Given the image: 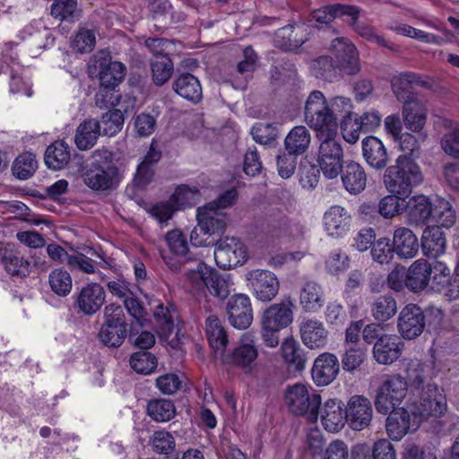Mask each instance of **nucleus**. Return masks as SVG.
Listing matches in <instances>:
<instances>
[{
  "label": "nucleus",
  "instance_id": "de8ad7c7",
  "mask_svg": "<svg viewBox=\"0 0 459 459\" xmlns=\"http://www.w3.org/2000/svg\"><path fill=\"white\" fill-rule=\"evenodd\" d=\"M48 284L55 294L59 297H66L72 290L73 281L67 271L57 268L50 272Z\"/></svg>",
  "mask_w": 459,
  "mask_h": 459
},
{
  "label": "nucleus",
  "instance_id": "473e14b6",
  "mask_svg": "<svg viewBox=\"0 0 459 459\" xmlns=\"http://www.w3.org/2000/svg\"><path fill=\"white\" fill-rule=\"evenodd\" d=\"M340 174L342 185L350 194L358 195L365 189L368 178L360 164L350 161L342 166Z\"/></svg>",
  "mask_w": 459,
  "mask_h": 459
},
{
  "label": "nucleus",
  "instance_id": "a211bd4d",
  "mask_svg": "<svg viewBox=\"0 0 459 459\" xmlns=\"http://www.w3.org/2000/svg\"><path fill=\"white\" fill-rule=\"evenodd\" d=\"M106 292L103 287L96 282L84 285L76 294L74 305L78 311L85 316H92L104 305Z\"/></svg>",
  "mask_w": 459,
  "mask_h": 459
},
{
  "label": "nucleus",
  "instance_id": "680f3d73",
  "mask_svg": "<svg viewBox=\"0 0 459 459\" xmlns=\"http://www.w3.org/2000/svg\"><path fill=\"white\" fill-rule=\"evenodd\" d=\"M204 286L212 296L220 299H225L230 294V281L213 269L208 273Z\"/></svg>",
  "mask_w": 459,
  "mask_h": 459
},
{
  "label": "nucleus",
  "instance_id": "9d476101",
  "mask_svg": "<svg viewBox=\"0 0 459 459\" xmlns=\"http://www.w3.org/2000/svg\"><path fill=\"white\" fill-rule=\"evenodd\" d=\"M196 219L198 221V228H195L191 233V242L195 246L204 245L202 240L197 241L195 237L197 235L198 230L204 235L211 236L223 230L228 222L227 214L225 212L210 207L209 204L197 209Z\"/></svg>",
  "mask_w": 459,
  "mask_h": 459
},
{
  "label": "nucleus",
  "instance_id": "f704fd0d",
  "mask_svg": "<svg viewBox=\"0 0 459 459\" xmlns=\"http://www.w3.org/2000/svg\"><path fill=\"white\" fill-rule=\"evenodd\" d=\"M355 9L352 5L333 4L322 6L311 12L310 21L316 28H323L331 24L336 17L354 14Z\"/></svg>",
  "mask_w": 459,
  "mask_h": 459
},
{
  "label": "nucleus",
  "instance_id": "a19ab883",
  "mask_svg": "<svg viewBox=\"0 0 459 459\" xmlns=\"http://www.w3.org/2000/svg\"><path fill=\"white\" fill-rule=\"evenodd\" d=\"M311 134L305 126H294L284 139V148L290 154L302 155L309 148Z\"/></svg>",
  "mask_w": 459,
  "mask_h": 459
},
{
  "label": "nucleus",
  "instance_id": "a18cd8bd",
  "mask_svg": "<svg viewBox=\"0 0 459 459\" xmlns=\"http://www.w3.org/2000/svg\"><path fill=\"white\" fill-rule=\"evenodd\" d=\"M455 212L447 200L436 198L432 201L431 221L438 224L440 228H450L455 224Z\"/></svg>",
  "mask_w": 459,
  "mask_h": 459
},
{
  "label": "nucleus",
  "instance_id": "20e7f679",
  "mask_svg": "<svg viewBox=\"0 0 459 459\" xmlns=\"http://www.w3.org/2000/svg\"><path fill=\"white\" fill-rule=\"evenodd\" d=\"M284 402L290 413L307 416L310 422L317 421L322 398L310 385L296 383L289 385L285 390Z\"/></svg>",
  "mask_w": 459,
  "mask_h": 459
},
{
  "label": "nucleus",
  "instance_id": "6ab92c4d",
  "mask_svg": "<svg viewBox=\"0 0 459 459\" xmlns=\"http://www.w3.org/2000/svg\"><path fill=\"white\" fill-rule=\"evenodd\" d=\"M293 307L294 303L290 297L270 305L262 314L261 325L280 330L288 327L293 321Z\"/></svg>",
  "mask_w": 459,
  "mask_h": 459
},
{
  "label": "nucleus",
  "instance_id": "bf43d9fd",
  "mask_svg": "<svg viewBox=\"0 0 459 459\" xmlns=\"http://www.w3.org/2000/svg\"><path fill=\"white\" fill-rule=\"evenodd\" d=\"M130 365L135 372L149 375L156 369L158 361L153 354L143 351L134 352L131 356Z\"/></svg>",
  "mask_w": 459,
  "mask_h": 459
},
{
  "label": "nucleus",
  "instance_id": "0eeeda50",
  "mask_svg": "<svg viewBox=\"0 0 459 459\" xmlns=\"http://www.w3.org/2000/svg\"><path fill=\"white\" fill-rule=\"evenodd\" d=\"M407 391L408 382L401 375L385 376L375 397L377 412L386 415L392 409L400 407Z\"/></svg>",
  "mask_w": 459,
  "mask_h": 459
},
{
  "label": "nucleus",
  "instance_id": "79ce46f5",
  "mask_svg": "<svg viewBox=\"0 0 459 459\" xmlns=\"http://www.w3.org/2000/svg\"><path fill=\"white\" fill-rule=\"evenodd\" d=\"M100 134V125L95 119H87L81 123L74 136V143L79 150L91 148Z\"/></svg>",
  "mask_w": 459,
  "mask_h": 459
},
{
  "label": "nucleus",
  "instance_id": "e2e57ef3",
  "mask_svg": "<svg viewBox=\"0 0 459 459\" xmlns=\"http://www.w3.org/2000/svg\"><path fill=\"white\" fill-rule=\"evenodd\" d=\"M396 301L391 296H381L372 305V316L378 321H386L395 315Z\"/></svg>",
  "mask_w": 459,
  "mask_h": 459
},
{
  "label": "nucleus",
  "instance_id": "dca6fc26",
  "mask_svg": "<svg viewBox=\"0 0 459 459\" xmlns=\"http://www.w3.org/2000/svg\"><path fill=\"white\" fill-rule=\"evenodd\" d=\"M174 314L168 307L159 305L154 310V318L156 321L158 334L160 338L168 341V343L172 349H181L186 336L180 334L178 329L176 328L174 324Z\"/></svg>",
  "mask_w": 459,
  "mask_h": 459
},
{
  "label": "nucleus",
  "instance_id": "72a5a7b5",
  "mask_svg": "<svg viewBox=\"0 0 459 459\" xmlns=\"http://www.w3.org/2000/svg\"><path fill=\"white\" fill-rule=\"evenodd\" d=\"M402 116L403 124L408 130L420 133L426 125L428 109L423 102L417 100L403 104Z\"/></svg>",
  "mask_w": 459,
  "mask_h": 459
},
{
  "label": "nucleus",
  "instance_id": "ddd939ff",
  "mask_svg": "<svg viewBox=\"0 0 459 459\" xmlns=\"http://www.w3.org/2000/svg\"><path fill=\"white\" fill-rule=\"evenodd\" d=\"M258 351L255 346L254 335L246 333L241 336L239 345L227 355L226 362L249 374L255 366Z\"/></svg>",
  "mask_w": 459,
  "mask_h": 459
},
{
  "label": "nucleus",
  "instance_id": "6e6d98bb",
  "mask_svg": "<svg viewBox=\"0 0 459 459\" xmlns=\"http://www.w3.org/2000/svg\"><path fill=\"white\" fill-rule=\"evenodd\" d=\"M152 450L159 455H170L176 448L173 435L166 430L154 431L149 441Z\"/></svg>",
  "mask_w": 459,
  "mask_h": 459
},
{
  "label": "nucleus",
  "instance_id": "49530a36",
  "mask_svg": "<svg viewBox=\"0 0 459 459\" xmlns=\"http://www.w3.org/2000/svg\"><path fill=\"white\" fill-rule=\"evenodd\" d=\"M148 415L157 422H165L174 418L176 408L170 400L156 399L147 404Z\"/></svg>",
  "mask_w": 459,
  "mask_h": 459
},
{
  "label": "nucleus",
  "instance_id": "f8f14e48",
  "mask_svg": "<svg viewBox=\"0 0 459 459\" xmlns=\"http://www.w3.org/2000/svg\"><path fill=\"white\" fill-rule=\"evenodd\" d=\"M425 319V314L418 305L407 304L398 316V331L404 339H415L423 333Z\"/></svg>",
  "mask_w": 459,
  "mask_h": 459
},
{
  "label": "nucleus",
  "instance_id": "b1692460",
  "mask_svg": "<svg viewBox=\"0 0 459 459\" xmlns=\"http://www.w3.org/2000/svg\"><path fill=\"white\" fill-rule=\"evenodd\" d=\"M323 221L327 234L332 238H339L350 230L351 215L344 207L333 205L325 212Z\"/></svg>",
  "mask_w": 459,
  "mask_h": 459
},
{
  "label": "nucleus",
  "instance_id": "4be33fe9",
  "mask_svg": "<svg viewBox=\"0 0 459 459\" xmlns=\"http://www.w3.org/2000/svg\"><path fill=\"white\" fill-rule=\"evenodd\" d=\"M299 333L302 342L311 350L323 349L328 342V331L323 322L306 318L299 324Z\"/></svg>",
  "mask_w": 459,
  "mask_h": 459
},
{
  "label": "nucleus",
  "instance_id": "864d4df0",
  "mask_svg": "<svg viewBox=\"0 0 459 459\" xmlns=\"http://www.w3.org/2000/svg\"><path fill=\"white\" fill-rule=\"evenodd\" d=\"M198 199L199 191L196 187L190 188L182 185L176 188L169 200L177 210H181L195 205Z\"/></svg>",
  "mask_w": 459,
  "mask_h": 459
},
{
  "label": "nucleus",
  "instance_id": "774afa93",
  "mask_svg": "<svg viewBox=\"0 0 459 459\" xmlns=\"http://www.w3.org/2000/svg\"><path fill=\"white\" fill-rule=\"evenodd\" d=\"M165 239L172 254L178 256H186L188 251V243L181 231L178 230L169 231Z\"/></svg>",
  "mask_w": 459,
  "mask_h": 459
},
{
  "label": "nucleus",
  "instance_id": "37998d69",
  "mask_svg": "<svg viewBox=\"0 0 459 459\" xmlns=\"http://www.w3.org/2000/svg\"><path fill=\"white\" fill-rule=\"evenodd\" d=\"M71 158L70 148L64 141H56L45 152V164L48 169L59 170L64 169Z\"/></svg>",
  "mask_w": 459,
  "mask_h": 459
},
{
  "label": "nucleus",
  "instance_id": "1a4fd4ad",
  "mask_svg": "<svg viewBox=\"0 0 459 459\" xmlns=\"http://www.w3.org/2000/svg\"><path fill=\"white\" fill-rule=\"evenodd\" d=\"M247 248L240 238L224 237L217 241L214 259L220 268L228 270L241 265L247 262Z\"/></svg>",
  "mask_w": 459,
  "mask_h": 459
},
{
  "label": "nucleus",
  "instance_id": "052dcab7",
  "mask_svg": "<svg viewBox=\"0 0 459 459\" xmlns=\"http://www.w3.org/2000/svg\"><path fill=\"white\" fill-rule=\"evenodd\" d=\"M37 164L34 154L22 153L15 159L12 168L13 173L20 179H27L36 171Z\"/></svg>",
  "mask_w": 459,
  "mask_h": 459
},
{
  "label": "nucleus",
  "instance_id": "f3484780",
  "mask_svg": "<svg viewBox=\"0 0 459 459\" xmlns=\"http://www.w3.org/2000/svg\"><path fill=\"white\" fill-rule=\"evenodd\" d=\"M387 414L385 429L390 438L393 440H401L407 432L412 429L418 428L416 413H410L403 407L392 409Z\"/></svg>",
  "mask_w": 459,
  "mask_h": 459
},
{
  "label": "nucleus",
  "instance_id": "412c9836",
  "mask_svg": "<svg viewBox=\"0 0 459 459\" xmlns=\"http://www.w3.org/2000/svg\"><path fill=\"white\" fill-rule=\"evenodd\" d=\"M322 426L328 432H338L345 425L346 408L339 399H328L319 407Z\"/></svg>",
  "mask_w": 459,
  "mask_h": 459
},
{
  "label": "nucleus",
  "instance_id": "3c124183",
  "mask_svg": "<svg viewBox=\"0 0 459 459\" xmlns=\"http://www.w3.org/2000/svg\"><path fill=\"white\" fill-rule=\"evenodd\" d=\"M327 102L334 124L338 125L339 118L343 120L351 117V114L353 113V105L350 98L336 95L327 99Z\"/></svg>",
  "mask_w": 459,
  "mask_h": 459
},
{
  "label": "nucleus",
  "instance_id": "39448f33",
  "mask_svg": "<svg viewBox=\"0 0 459 459\" xmlns=\"http://www.w3.org/2000/svg\"><path fill=\"white\" fill-rule=\"evenodd\" d=\"M304 122L316 132V136L330 134L337 135V124H334L325 95L318 90L309 92L303 108Z\"/></svg>",
  "mask_w": 459,
  "mask_h": 459
},
{
  "label": "nucleus",
  "instance_id": "338daca9",
  "mask_svg": "<svg viewBox=\"0 0 459 459\" xmlns=\"http://www.w3.org/2000/svg\"><path fill=\"white\" fill-rule=\"evenodd\" d=\"M394 247H391L390 239L387 238H381L372 245V258L380 264H389L394 258Z\"/></svg>",
  "mask_w": 459,
  "mask_h": 459
},
{
  "label": "nucleus",
  "instance_id": "f257e3e1",
  "mask_svg": "<svg viewBox=\"0 0 459 459\" xmlns=\"http://www.w3.org/2000/svg\"><path fill=\"white\" fill-rule=\"evenodd\" d=\"M331 49L336 57V66L333 65L330 56H319L311 64V70L315 77L332 81L337 73L336 69L348 75H355L360 71L359 52L355 45L348 39L343 37L334 39L331 43Z\"/></svg>",
  "mask_w": 459,
  "mask_h": 459
},
{
  "label": "nucleus",
  "instance_id": "09e8293b",
  "mask_svg": "<svg viewBox=\"0 0 459 459\" xmlns=\"http://www.w3.org/2000/svg\"><path fill=\"white\" fill-rule=\"evenodd\" d=\"M405 196L392 194L384 196L378 203L377 211L385 219H392L405 209Z\"/></svg>",
  "mask_w": 459,
  "mask_h": 459
},
{
  "label": "nucleus",
  "instance_id": "c756f323",
  "mask_svg": "<svg viewBox=\"0 0 459 459\" xmlns=\"http://www.w3.org/2000/svg\"><path fill=\"white\" fill-rule=\"evenodd\" d=\"M404 371L406 381L414 388H424V384L436 376L434 362H424L418 359H410Z\"/></svg>",
  "mask_w": 459,
  "mask_h": 459
},
{
  "label": "nucleus",
  "instance_id": "4d7b16f0",
  "mask_svg": "<svg viewBox=\"0 0 459 459\" xmlns=\"http://www.w3.org/2000/svg\"><path fill=\"white\" fill-rule=\"evenodd\" d=\"M152 81L155 85L161 86L169 80L174 71V65L169 56L153 59L151 62Z\"/></svg>",
  "mask_w": 459,
  "mask_h": 459
},
{
  "label": "nucleus",
  "instance_id": "8fccbe9b",
  "mask_svg": "<svg viewBox=\"0 0 459 459\" xmlns=\"http://www.w3.org/2000/svg\"><path fill=\"white\" fill-rule=\"evenodd\" d=\"M51 14L56 19L74 22L80 17L76 0H56L51 5Z\"/></svg>",
  "mask_w": 459,
  "mask_h": 459
},
{
  "label": "nucleus",
  "instance_id": "6e6552de",
  "mask_svg": "<svg viewBox=\"0 0 459 459\" xmlns=\"http://www.w3.org/2000/svg\"><path fill=\"white\" fill-rule=\"evenodd\" d=\"M247 289L258 301L269 303L280 291V281L277 275L267 269H252L245 274Z\"/></svg>",
  "mask_w": 459,
  "mask_h": 459
},
{
  "label": "nucleus",
  "instance_id": "ea45409f",
  "mask_svg": "<svg viewBox=\"0 0 459 459\" xmlns=\"http://www.w3.org/2000/svg\"><path fill=\"white\" fill-rule=\"evenodd\" d=\"M352 7L356 10L355 13L347 14V16L350 18L347 22L353 29V30L365 39L393 50L394 48L392 44L388 43L384 37L378 35L373 26L364 21L359 20L361 10L355 5H352Z\"/></svg>",
  "mask_w": 459,
  "mask_h": 459
},
{
  "label": "nucleus",
  "instance_id": "c03bdc74",
  "mask_svg": "<svg viewBox=\"0 0 459 459\" xmlns=\"http://www.w3.org/2000/svg\"><path fill=\"white\" fill-rule=\"evenodd\" d=\"M126 75V66L117 61L100 63L99 80L101 86L116 88Z\"/></svg>",
  "mask_w": 459,
  "mask_h": 459
},
{
  "label": "nucleus",
  "instance_id": "9b49d317",
  "mask_svg": "<svg viewBox=\"0 0 459 459\" xmlns=\"http://www.w3.org/2000/svg\"><path fill=\"white\" fill-rule=\"evenodd\" d=\"M446 411V396L439 391L436 385L428 384L420 396V400L415 406L417 418L429 419L430 417L437 418Z\"/></svg>",
  "mask_w": 459,
  "mask_h": 459
},
{
  "label": "nucleus",
  "instance_id": "13d9d810",
  "mask_svg": "<svg viewBox=\"0 0 459 459\" xmlns=\"http://www.w3.org/2000/svg\"><path fill=\"white\" fill-rule=\"evenodd\" d=\"M450 131L445 134L441 139L442 150L455 159H459V123L446 121L445 124Z\"/></svg>",
  "mask_w": 459,
  "mask_h": 459
},
{
  "label": "nucleus",
  "instance_id": "5fc2aeb1",
  "mask_svg": "<svg viewBox=\"0 0 459 459\" xmlns=\"http://www.w3.org/2000/svg\"><path fill=\"white\" fill-rule=\"evenodd\" d=\"M367 351L358 345H349L345 347V351L342 356V365L344 371L353 372L358 369L365 361Z\"/></svg>",
  "mask_w": 459,
  "mask_h": 459
},
{
  "label": "nucleus",
  "instance_id": "bb28decb",
  "mask_svg": "<svg viewBox=\"0 0 459 459\" xmlns=\"http://www.w3.org/2000/svg\"><path fill=\"white\" fill-rule=\"evenodd\" d=\"M427 82L414 73H403L394 76L391 80V87L396 99L403 104L417 100L412 88L414 85H425Z\"/></svg>",
  "mask_w": 459,
  "mask_h": 459
},
{
  "label": "nucleus",
  "instance_id": "a878e982",
  "mask_svg": "<svg viewBox=\"0 0 459 459\" xmlns=\"http://www.w3.org/2000/svg\"><path fill=\"white\" fill-rule=\"evenodd\" d=\"M431 279L430 264L420 258L415 260L405 273V286L412 292H420L429 284Z\"/></svg>",
  "mask_w": 459,
  "mask_h": 459
},
{
  "label": "nucleus",
  "instance_id": "aec40b11",
  "mask_svg": "<svg viewBox=\"0 0 459 459\" xmlns=\"http://www.w3.org/2000/svg\"><path fill=\"white\" fill-rule=\"evenodd\" d=\"M340 371L337 357L329 352L319 355L314 361L311 376L317 386H325L335 380Z\"/></svg>",
  "mask_w": 459,
  "mask_h": 459
},
{
  "label": "nucleus",
  "instance_id": "7ed1b4c3",
  "mask_svg": "<svg viewBox=\"0 0 459 459\" xmlns=\"http://www.w3.org/2000/svg\"><path fill=\"white\" fill-rule=\"evenodd\" d=\"M423 175L420 166L407 155H400L395 164L389 166L384 175L387 190L400 196H408L413 187L420 185Z\"/></svg>",
  "mask_w": 459,
  "mask_h": 459
},
{
  "label": "nucleus",
  "instance_id": "5701e85b",
  "mask_svg": "<svg viewBox=\"0 0 459 459\" xmlns=\"http://www.w3.org/2000/svg\"><path fill=\"white\" fill-rule=\"evenodd\" d=\"M403 342L396 334L384 335L374 344L373 357L378 364L390 365L402 355Z\"/></svg>",
  "mask_w": 459,
  "mask_h": 459
},
{
  "label": "nucleus",
  "instance_id": "c9c22d12",
  "mask_svg": "<svg viewBox=\"0 0 459 459\" xmlns=\"http://www.w3.org/2000/svg\"><path fill=\"white\" fill-rule=\"evenodd\" d=\"M205 333L212 349L223 354L229 343L228 333L222 321L215 315H210L205 319Z\"/></svg>",
  "mask_w": 459,
  "mask_h": 459
},
{
  "label": "nucleus",
  "instance_id": "4468645a",
  "mask_svg": "<svg viewBox=\"0 0 459 459\" xmlns=\"http://www.w3.org/2000/svg\"><path fill=\"white\" fill-rule=\"evenodd\" d=\"M373 409L369 399L363 395L351 396L346 406V420L353 430H362L370 425Z\"/></svg>",
  "mask_w": 459,
  "mask_h": 459
},
{
  "label": "nucleus",
  "instance_id": "393cba45",
  "mask_svg": "<svg viewBox=\"0 0 459 459\" xmlns=\"http://www.w3.org/2000/svg\"><path fill=\"white\" fill-rule=\"evenodd\" d=\"M432 201L424 195L411 196L405 204L406 217L410 225L423 226L430 221Z\"/></svg>",
  "mask_w": 459,
  "mask_h": 459
},
{
  "label": "nucleus",
  "instance_id": "7c9ffc66",
  "mask_svg": "<svg viewBox=\"0 0 459 459\" xmlns=\"http://www.w3.org/2000/svg\"><path fill=\"white\" fill-rule=\"evenodd\" d=\"M0 264L9 274L19 278L28 276L31 271L30 263L9 246H0Z\"/></svg>",
  "mask_w": 459,
  "mask_h": 459
},
{
  "label": "nucleus",
  "instance_id": "58836bf2",
  "mask_svg": "<svg viewBox=\"0 0 459 459\" xmlns=\"http://www.w3.org/2000/svg\"><path fill=\"white\" fill-rule=\"evenodd\" d=\"M284 362L290 369L303 371L306 368L307 357V352L301 348L299 342L293 338L285 339L281 345Z\"/></svg>",
  "mask_w": 459,
  "mask_h": 459
},
{
  "label": "nucleus",
  "instance_id": "e433bc0d",
  "mask_svg": "<svg viewBox=\"0 0 459 459\" xmlns=\"http://www.w3.org/2000/svg\"><path fill=\"white\" fill-rule=\"evenodd\" d=\"M325 303L324 290L315 281H305L299 290V305L306 312H316Z\"/></svg>",
  "mask_w": 459,
  "mask_h": 459
},
{
  "label": "nucleus",
  "instance_id": "cd10ccee",
  "mask_svg": "<svg viewBox=\"0 0 459 459\" xmlns=\"http://www.w3.org/2000/svg\"><path fill=\"white\" fill-rule=\"evenodd\" d=\"M362 155L368 166L375 169L386 167L389 157L381 140L375 136H367L362 141Z\"/></svg>",
  "mask_w": 459,
  "mask_h": 459
},
{
  "label": "nucleus",
  "instance_id": "4c0bfd02",
  "mask_svg": "<svg viewBox=\"0 0 459 459\" xmlns=\"http://www.w3.org/2000/svg\"><path fill=\"white\" fill-rule=\"evenodd\" d=\"M173 89L180 97L193 103H198L203 97L199 80L189 73L180 74L174 81Z\"/></svg>",
  "mask_w": 459,
  "mask_h": 459
},
{
  "label": "nucleus",
  "instance_id": "69168bd1",
  "mask_svg": "<svg viewBox=\"0 0 459 459\" xmlns=\"http://www.w3.org/2000/svg\"><path fill=\"white\" fill-rule=\"evenodd\" d=\"M431 273L433 272V276L431 280V288L439 293H444L451 274L449 267L441 261H434L430 264Z\"/></svg>",
  "mask_w": 459,
  "mask_h": 459
},
{
  "label": "nucleus",
  "instance_id": "423d86ee",
  "mask_svg": "<svg viewBox=\"0 0 459 459\" xmlns=\"http://www.w3.org/2000/svg\"><path fill=\"white\" fill-rule=\"evenodd\" d=\"M319 146L316 161L323 175L328 179L336 178L343 166V151L337 135L330 134L316 136Z\"/></svg>",
  "mask_w": 459,
  "mask_h": 459
},
{
  "label": "nucleus",
  "instance_id": "2eb2a0df",
  "mask_svg": "<svg viewBox=\"0 0 459 459\" xmlns=\"http://www.w3.org/2000/svg\"><path fill=\"white\" fill-rule=\"evenodd\" d=\"M227 314L230 325L238 330L248 328L253 322V308L247 294H235L227 303Z\"/></svg>",
  "mask_w": 459,
  "mask_h": 459
},
{
  "label": "nucleus",
  "instance_id": "f03ea898",
  "mask_svg": "<svg viewBox=\"0 0 459 459\" xmlns=\"http://www.w3.org/2000/svg\"><path fill=\"white\" fill-rule=\"evenodd\" d=\"M92 161L82 173L84 184L92 191L104 193L114 189L120 181L118 168L113 163L112 152L98 149Z\"/></svg>",
  "mask_w": 459,
  "mask_h": 459
},
{
  "label": "nucleus",
  "instance_id": "c85d7f7f",
  "mask_svg": "<svg viewBox=\"0 0 459 459\" xmlns=\"http://www.w3.org/2000/svg\"><path fill=\"white\" fill-rule=\"evenodd\" d=\"M421 250L429 258H437L445 254L446 239L444 231L438 226L427 227L421 236Z\"/></svg>",
  "mask_w": 459,
  "mask_h": 459
},
{
  "label": "nucleus",
  "instance_id": "0e129e2a",
  "mask_svg": "<svg viewBox=\"0 0 459 459\" xmlns=\"http://www.w3.org/2000/svg\"><path fill=\"white\" fill-rule=\"evenodd\" d=\"M99 123L104 135L114 136L123 127L124 115L119 109H112L104 114Z\"/></svg>",
  "mask_w": 459,
  "mask_h": 459
},
{
  "label": "nucleus",
  "instance_id": "2f4dec72",
  "mask_svg": "<svg viewBox=\"0 0 459 459\" xmlns=\"http://www.w3.org/2000/svg\"><path fill=\"white\" fill-rule=\"evenodd\" d=\"M393 247L400 258L411 259L418 254L419 241L412 230L400 227L394 232Z\"/></svg>",
  "mask_w": 459,
  "mask_h": 459
},
{
  "label": "nucleus",
  "instance_id": "603ef678",
  "mask_svg": "<svg viewBox=\"0 0 459 459\" xmlns=\"http://www.w3.org/2000/svg\"><path fill=\"white\" fill-rule=\"evenodd\" d=\"M98 336L104 345L108 347H119L126 336V327L102 324Z\"/></svg>",
  "mask_w": 459,
  "mask_h": 459
}]
</instances>
